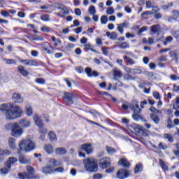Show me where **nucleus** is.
Instances as JSON below:
<instances>
[{
	"label": "nucleus",
	"instance_id": "1",
	"mask_svg": "<svg viewBox=\"0 0 179 179\" xmlns=\"http://www.w3.org/2000/svg\"><path fill=\"white\" fill-rule=\"evenodd\" d=\"M0 111L4 113L6 118L9 120L20 118L23 114V110L19 105L10 103L1 104L0 106Z\"/></svg>",
	"mask_w": 179,
	"mask_h": 179
},
{
	"label": "nucleus",
	"instance_id": "2",
	"mask_svg": "<svg viewBox=\"0 0 179 179\" xmlns=\"http://www.w3.org/2000/svg\"><path fill=\"white\" fill-rule=\"evenodd\" d=\"M84 169L89 173H96L99 166L97 162L94 158H87L83 159Z\"/></svg>",
	"mask_w": 179,
	"mask_h": 179
},
{
	"label": "nucleus",
	"instance_id": "3",
	"mask_svg": "<svg viewBox=\"0 0 179 179\" xmlns=\"http://www.w3.org/2000/svg\"><path fill=\"white\" fill-rule=\"evenodd\" d=\"M19 148L22 152L29 153V152H31V150L36 149V143L29 139L22 140L19 143Z\"/></svg>",
	"mask_w": 179,
	"mask_h": 179
},
{
	"label": "nucleus",
	"instance_id": "4",
	"mask_svg": "<svg viewBox=\"0 0 179 179\" xmlns=\"http://www.w3.org/2000/svg\"><path fill=\"white\" fill-rule=\"evenodd\" d=\"M57 166H61V162L54 159H50L48 166L43 169V173L45 174H51V173H54V169Z\"/></svg>",
	"mask_w": 179,
	"mask_h": 179
},
{
	"label": "nucleus",
	"instance_id": "5",
	"mask_svg": "<svg viewBox=\"0 0 179 179\" xmlns=\"http://www.w3.org/2000/svg\"><path fill=\"white\" fill-rule=\"evenodd\" d=\"M27 171L24 173L18 174V177L20 179H33L37 178V176H34V169L30 166H27Z\"/></svg>",
	"mask_w": 179,
	"mask_h": 179
},
{
	"label": "nucleus",
	"instance_id": "6",
	"mask_svg": "<svg viewBox=\"0 0 179 179\" xmlns=\"http://www.w3.org/2000/svg\"><path fill=\"white\" fill-rule=\"evenodd\" d=\"M130 110L134 113L132 115V118L135 121H139V120H142V115H139L142 112V109L139 108V105L136 103L135 105H130Z\"/></svg>",
	"mask_w": 179,
	"mask_h": 179
},
{
	"label": "nucleus",
	"instance_id": "7",
	"mask_svg": "<svg viewBox=\"0 0 179 179\" xmlns=\"http://www.w3.org/2000/svg\"><path fill=\"white\" fill-rule=\"evenodd\" d=\"M17 59L21 64L25 65V66H38L37 60L22 59L20 57H17Z\"/></svg>",
	"mask_w": 179,
	"mask_h": 179
},
{
	"label": "nucleus",
	"instance_id": "8",
	"mask_svg": "<svg viewBox=\"0 0 179 179\" xmlns=\"http://www.w3.org/2000/svg\"><path fill=\"white\" fill-rule=\"evenodd\" d=\"M76 97L75 95L69 93V92H65L64 93V96L63 97V100L64 103H70V104H73V100H76Z\"/></svg>",
	"mask_w": 179,
	"mask_h": 179
},
{
	"label": "nucleus",
	"instance_id": "9",
	"mask_svg": "<svg viewBox=\"0 0 179 179\" xmlns=\"http://www.w3.org/2000/svg\"><path fill=\"white\" fill-rule=\"evenodd\" d=\"M110 165L111 159L108 157H104L100 160L99 167H101V169H107V167H110Z\"/></svg>",
	"mask_w": 179,
	"mask_h": 179
},
{
	"label": "nucleus",
	"instance_id": "10",
	"mask_svg": "<svg viewBox=\"0 0 179 179\" xmlns=\"http://www.w3.org/2000/svg\"><path fill=\"white\" fill-rule=\"evenodd\" d=\"M11 132L13 135H22V134H23V128L20 127L19 123L14 122V126Z\"/></svg>",
	"mask_w": 179,
	"mask_h": 179
},
{
	"label": "nucleus",
	"instance_id": "11",
	"mask_svg": "<svg viewBox=\"0 0 179 179\" xmlns=\"http://www.w3.org/2000/svg\"><path fill=\"white\" fill-rule=\"evenodd\" d=\"M117 178L124 179L129 177V172L126 169H120L116 173Z\"/></svg>",
	"mask_w": 179,
	"mask_h": 179
},
{
	"label": "nucleus",
	"instance_id": "12",
	"mask_svg": "<svg viewBox=\"0 0 179 179\" xmlns=\"http://www.w3.org/2000/svg\"><path fill=\"white\" fill-rule=\"evenodd\" d=\"M83 150L87 153V155H91V153L93 152V147L90 143H85L82 145L80 148V150Z\"/></svg>",
	"mask_w": 179,
	"mask_h": 179
},
{
	"label": "nucleus",
	"instance_id": "13",
	"mask_svg": "<svg viewBox=\"0 0 179 179\" xmlns=\"http://www.w3.org/2000/svg\"><path fill=\"white\" fill-rule=\"evenodd\" d=\"M124 27L128 29L129 27V22L127 21L124 22L122 24H117V31L120 34H124Z\"/></svg>",
	"mask_w": 179,
	"mask_h": 179
},
{
	"label": "nucleus",
	"instance_id": "14",
	"mask_svg": "<svg viewBox=\"0 0 179 179\" xmlns=\"http://www.w3.org/2000/svg\"><path fill=\"white\" fill-rule=\"evenodd\" d=\"M12 99L14 103H17L18 104L23 103L24 101L23 97H22V95L19 93L13 94Z\"/></svg>",
	"mask_w": 179,
	"mask_h": 179
},
{
	"label": "nucleus",
	"instance_id": "15",
	"mask_svg": "<svg viewBox=\"0 0 179 179\" xmlns=\"http://www.w3.org/2000/svg\"><path fill=\"white\" fill-rule=\"evenodd\" d=\"M34 121L38 128H43V127H44V122H43L41 117L38 116V115H34Z\"/></svg>",
	"mask_w": 179,
	"mask_h": 179
},
{
	"label": "nucleus",
	"instance_id": "16",
	"mask_svg": "<svg viewBox=\"0 0 179 179\" xmlns=\"http://www.w3.org/2000/svg\"><path fill=\"white\" fill-rule=\"evenodd\" d=\"M19 124L23 128H29L31 125V122L27 118L21 119L19 120Z\"/></svg>",
	"mask_w": 179,
	"mask_h": 179
},
{
	"label": "nucleus",
	"instance_id": "17",
	"mask_svg": "<svg viewBox=\"0 0 179 179\" xmlns=\"http://www.w3.org/2000/svg\"><path fill=\"white\" fill-rule=\"evenodd\" d=\"M85 72L87 73L89 78H92V76H95V78H96L99 76V73L96 71H92V69L90 67H87L85 69Z\"/></svg>",
	"mask_w": 179,
	"mask_h": 179
},
{
	"label": "nucleus",
	"instance_id": "18",
	"mask_svg": "<svg viewBox=\"0 0 179 179\" xmlns=\"http://www.w3.org/2000/svg\"><path fill=\"white\" fill-rule=\"evenodd\" d=\"M17 162V159L15 158V157H11L8 159V160L6 162V166L8 167V169H10L13 164Z\"/></svg>",
	"mask_w": 179,
	"mask_h": 179
},
{
	"label": "nucleus",
	"instance_id": "19",
	"mask_svg": "<svg viewBox=\"0 0 179 179\" xmlns=\"http://www.w3.org/2000/svg\"><path fill=\"white\" fill-rule=\"evenodd\" d=\"M10 153L11 152L9 150L0 149V162H3V160H5V156H8Z\"/></svg>",
	"mask_w": 179,
	"mask_h": 179
},
{
	"label": "nucleus",
	"instance_id": "20",
	"mask_svg": "<svg viewBox=\"0 0 179 179\" xmlns=\"http://www.w3.org/2000/svg\"><path fill=\"white\" fill-rule=\"evenodd\" d=\"M69 13V10L66 7L63 8L62 10H60L59 13H56L55 15L56 16H59V17H65L66 15Z\"/></svg>",
	"mask_w": 179,
	"mask_h": 179
},
{
	"label": "nucleus",
	"instance_id": "21",
	"mask_svg": "<svg viewBox=\"0 0 179 179\" xmlns=\"http://www.w3.org/2000/svg\"><path fill=\"white\" fill-rule=\"evenodd\" d=\"M145 5L147 9H150V8H152V13H156V12H159V8H156V6H154L151 1H147Z\"/></svg>",
	"mask_w": 179,
	"mask_h": 179
},
{
	"label": "nucleus",
	"instance_id": "22",
	"mask_svg": "<svg viewBox=\"0 0 179 179\" xmlns=\"http://www.w3.org/2000/svg\"><path fill=\"white\" fill-rule=\"evenodd\" d=\"M17 71L21 75H22V76H24V77L29 76V71L24 69V67L22 65L19 66L17 67Z\"/></svg>",
	"mask_w": 179,
	"mask_h": 179
},
{
	"label": "nucleus",
	"instance_id": "23",
	"mask_svg": "<svg viewBox=\"0 0 179 179\" xmlns=\"http://www.w3.org/2000/svg\"><path fill=\"white\" fill-rule=\"evenodd\" d=\"M122 76V72L121 71L114 70L113 80H118L119 79H121Z\"/></svg>",
	"mask_w": 179,
	"mask_h": 179
},
{
	"label": "nucleus",
	"instance_id": "24",
	"mask_svg": "<svg viewBox=\"0 0 179 179\" xmlns=\"http://www.w3.org/2000/svg\"><path fill=\"white\" fill-rule=\"evenodd\" d=\"M19 162L22 164H28V163H30V160L22 154H20L19 155Z\"/></svg>",
	"mask_w": 179,
	"mask_h": 179
},
{
	"label": "nucleus",
	"instance_id": "25",
	"mask_svg": "<svg viewBox=\"0 0 179 179\" xmlns=\"http://www.w3.org/2000/svg\"><path fill=\"white\" fill-rule=\"evenodd\" d=\"M16 140L13 138H10L8 139V145L13 150H15L16 149Z\"/></svg>",
	"mask_w": 179,
	"mask_h": 179
},
{
	"label": "nucleus",
	"instance_id": "26",
	"mask_svg": "<svg viewBox=\"0 0 179 179\" xmlns=\"http://www.w3.org/2000/svg\"><path fill=\"white\" fill-rule=\"evenodd\" d=\"M43 149L45 152L48 154L52 153V152H54V147L50 144L45 145Z\"/></svg>",
	"mask_w": 179,
	"mask_h": 179
},
{
	"label": "nucleus",
	"instance_id": "27",
	"mask_svg": "<svg viewBox=\"0 0 179 179\" xmlns=\"http://www.w3.org/2000/svg\"><path fill=\"white\" fill-rule=\"evenodd\" d=\"M25 113L28 117H31L33 115V108L31 106L27 105L25 106Z\"/></svg>",
	"mask_w": 179,
	"mask_h": 179
},
{
	"label": "nucleus",
	"instance_id": "28",
	"mask_svg": "<svg viewBox=\"0 0 179 179\" xmlns=\"http://www.w3.org/2000/svg\"><path fill=\"white\" fill-rule=\"evenodd\" d=\"M106 36L108 37L110 40H116L117 39V33L115 32H106Z\"/></svg>",
	"mask_w": 179,
	"mask_h": 179
},
{
	"label": "nucleus",
	"instance_id": "29",
	"mask_svg": "<svg viewBox=\"0 0 179 179\" xmlns=\"http://www.w3.org/2000/svg\"><path fill=\"white\" fill-rule=\"evenodd\" d=\"M119 164H122L123 167H129V162L124 158H122L119 161Z\"/></svg>",
	"mask_w": 179,
	"mask_h": 179
},
{
	"label": "nucleus",
	"instance_id": "30",
	"mask_svg": "<svg viewBox=\"0 0 179 179\" xmlns=\"http://www.w3.org/2000/svg\"><path fill=\"white\" fill-rule=\"evenodd\" d=\"M123 58L124 61H127V62L129 64V65H135V64H136V62H135V60L132 59L131 57L128 56H124Z\"/></svg>",
	"mask_w": 179,
	"mask_h": 179
},
{
	"label": "nucleus",
	"instance_id": "31",
	"mask_svg": "<svg viewBox=\"0 0 179 179\" xmlns=\"http://www.w3.org/2000/svg\"><path fill=\"white\" fill-rule=\"evenodd\" d=\"M117 47H119V48H122V49L129 48V43H128V42L119 43V44L117 45Z\"/></svg>",
	"mask_w": 179,
	"mask_h": 179
},
{
	"label": "nucleus",
	"instance_id": "32",
	"mask_svg": "<svg viewBox=\"0 0 179 179\" xmlns=\"http://www.w3.org/2000/svg\"><path fill=\"white\" fill-rule=\"evenodd\" d=\"M131 106H135V104L124 102L122 105V108H123V110H129V108H131Z\"/></svg>",
	"mask_w": 179,
	"mask_h": 179
},
{
	"label": "nucleus",
	"instance_id": "33",
	"mask_svg": "<svg viewBox=\"0 0 179 179\" xmlns=\"http://www.w3.org/2000/svg\"><path fill=\"white\" fill-rule=\"evenodd\" d=\"M55 152L57 155H65L66 153V150L64 148H56Z\"/></svg>",
	"mask_w": 179,
	"mask_h": 179
},
{
	"label": "nucleus",
	"instance_id": "34",
	"mask_svg": "<svg viewBox=\"0 0 179 179\" xmlns=\"http://www.w3.org/2000/svg\"><path fill=\"white\" fill-rule=\"evenodd\" d=\"M150 117L151 120H152L155 124H159V122H160V118L157 115L151 114Z\"/></svg>",
	"mask_w": 179,
	"mask_h": 179
},
{
	"label": "nucleus",
	"instance_id": "35",
	"mask_svg": "<svg viewBox=\"0 0 179 179\" xmlns=\"http://www.w3.org/2000/svg\"><path fill=\"white\" fill-rule=\"evenodd\" d=\"M9 169H10V168H8V166H6V167H3L1 169H0L1 175L6 176V174H8V173H9Z\"/></svg>",
	"mask_w": 179,
	"mask_h": 179
},
{
	"label": "nucleus",
	"instance_id": "36",
	"mask_svg": "<svg viewBox=\"0 0 179 179\" xmlns=\"http://www.w3.org/2000/svg\"><path fill=\"white\" fill-rule=\"evenodd\" d=\"M159 30H160V26L158 24H155V25H152L151 26V31L152 33H157V31H159Z\"/></svg>",
	"mask_w": 179,
	"mask_h": 179
},
{
	"label": "nucleus",
	"instance_id": "37",
	"mask_svg": "<svg viewBox=\"0 0 179 179\" xmlns=\"http://www.w3.org/2000/svg\"><path fill=\"white\" fill-rule=\"evenodd\" d=\"M177 54H178V52L177 50L171 51L169 52L170 57L173 58V59H175L176 61H177L178 59Z\"/></svg>",
	"mask_w": 179,
	"mask_h": 179
},
{
	"label": "nucleus",
	"instance_id": "38",
	"mask_svg": "<svg viewBox=\"0 0 179 179\" xmlns=\"http://www.w3.org/2000/svg\"><path fill=\"white\" fill-rule=\"evenodd\" d=\"M14 125H15V123H7L5 125V129H6V131H11L12 132Z\"/></svg>",
	"mask_w": 179,
	"mask_h": 179
},
{
	"label": "nucleus",
	"instance_id": "39",
	"mask_svg": "<svg viewBox=\"0 0 179 179\" xmlns=\"http://www.w3.org/2000/svg\"><path fill=\"white\" fill-rule=\"evenodd\" d=\"M159 165L162 169H163V170H164L165 171H167V170H169V166H167V164H166V163H164V162H163V160L162 159H159Z\"/></svg>",
	"mask_w": 179,
	"mask_h": 179
},
{
	"label": "nucleus",
	"instance_id": "40",
	"mask_svg": "<svg viewBox=\"0 0 179 179\" xmlns=\"http://www.w3.org/2000/svg\"><path fill=\"white\" fill-rule=\"evenodd\" d=\"M3 61L6 62V64H8V65H16V61L14 59H3Z\"/></svg>",
	"mask_w": 179,
	"mask_h": 179
},
{
	"label": "nucleus",
	"instance_id": "41",
	"mask_svg": "<svg viewBox=\"0 0 179 179\" xmlns=\"http://www.w3.org/2000/svg\"><path fill=\"white\" fill-rule=\"evenodd\" d=\"M152 96L155 100H161L162 97L160 96V94L157 91H154L152 92Z\"/></svg>",
	"mask_w": 179,
	"mask_h": 179
},
{
	"label": "nucleus",
	"instance_id": "42",
	"mask_svg": "<svg viewBox=\"0 0 179 179\" xmlns=\"http://www.w3.org/2000/svg\"><path fill=\"white\" fill-rule=\"evenodd\" d=\"M143 169V167L142 166V165L141 164H138L134 169V173H139L142 171Z\"/></svg>",
	"mask_w": 179,
	"mask_h": 179
},
{
	"label": "nucleus",
	"instance_id": "43",
	"mask_svg": "<svg viewBox=\"0 0 179 179\" xmlns=\"http://www.w3.org/2000/svg\"><path fill=\"white\" fill-rule=\"evenodd\" d=\"M106 151L108 152V155H114V153L117 152V150L112 147H106Z\"/></svg>",
	"mask_w": 179,
	"mask_h": 179
},
{
	"label": "nucleus",
	"instance_id": "44",
	"mask_svg": "<svg viewBox=\"0 0 179 179\" xmlns=\"http://www.w3.org/2000/svg\"><path fill=\"white\" fill-rule=\"evenodd\" d=\"M88 12H90V15H96V7L94 6H90Z\"/></svg>",
	"mask_w": 179,
	"mask_h": 179
},
{
	"label": "nucleus",
	"instance_id": "45",
	"mask_svg": "<svg viewBox=\"0 0 179 179\" xmlns=\"http://www.w3.org/2000/svg\"><path fill=\"white\" fill-rule=\"evenodd\" d=\"M173 41V37L168 36L165 38V41L163 42L164 45H167L169 43H171Z\"/></svg>",
	"mask_w": 179,
	"mask_h": 179
},
{
	"label": "nucleus",
	"instance_id": "46",
	"mask_svg": "<svg viewBox=\"0 0 179 179\" xmlns=\"http://www.w3.org/2000/svg\"><path fill=\"white\" fill-rule=\"evenodd\" d=\"M35 82L38 85H45V80L44 78H36Z\"/></svg>",
	"mask_w": 179,
	"mask_h": 179
},
{
	"label": "nucleus",
	"instance_id": "47",
	"mask_svg": "<svg viewBox=\"0 0 179 179\" xmlns=\"http://www.w3.org/2000/svg\"><path fill=\"white\" fill-rule=\"evenodd\" d=\"M41 20L43 22H48L50 20V15H43L41 16Z\"/></svg>",
	"mask_w": 179,
	"mask_h": 179
},
{
	"label": "nucleus",
	"instance_id": "48",
	"mask_svg": "<svg viewBox=\"0 0 179 179\" xmlns=\"http://www.w3.org/2000/svg\"><path fill=\"white\" fill-rule=\"evenodd\" d=\"M41 31H43L44 33H50L51 31V29L47 26L43 27L41 29Z\"/></svg>",
	"mask_w": 179,
	"mask_h": 179
},
{
	"label": "nucleus",
	"instance_id": "49",
	"mask_svg": "<svg viewBox=\"0 0 179 179\" xmlns=\"http://www.w3.org/2000/svg\"><path fill=\"white\" fill-rule=\"evenodd\" d=\"M108 22V19H107V16L106 15H103L101 17V23L102 24H106Z\"/></svg>",
	"mask_w": 179,
	"mask_h": 179
},
{
	"label": "nucleus",
	"instance_id": "50",
	"mask_svg": "<svg viewBox=\"0 0 179 179\" xmlns=\"http://www.w3.org/2000/svg\"><path fill=\"white\" fill-rule=\"evenodd\" d=\"M107 15H114V8L109 7L106 9Z\"/></svg>",
	"mask_w": 179,
	"mask_h": 179
},
{
	"label": "nucleus",
	"instance_id": "51",
	"mask_svg": "<svg viewBox=\"0 0 179 179\" xmlns=\"http://www.w3.org/2000/svg\"><path fill=\"white\" fill-rule=\"evenodd\" d=\"M164 138L168 140V142H173L174 138H173V136L171 135H165Z\"/></svg>",
	"mask_w": 179,
	"mask_h": 179
},
{
	"label": "nucleus",
	"instance_id": "52",
	"mask_svg": "<svg viewBox=\"0 0 179 179\" xmlns=\"http://www.w3.org/2000/svg\"><path fill=\"white\" fill-rule=\"evenodd\" d=\"M157 61H158V62H164L167 61V57L162 55L157 59Z\"/></svg>",
	"mask_w": 179,
	"mask_h": 179
},
{
	"label": "nucleus",
	"instance_id": "53",
	"mask_svg": "<svg viewBox=\"0 0 179 179\" xmlns=\"http://www.w3.org/2000/svg\"><path fill=\"white\" fill-rule=\"evenodd\" d=\"M172 36L179 40V31H173L171 32Z\"/></svg>",
	"mask_w": 179,
	"mask_h": 179
},
{
	"label": "nucleus",
	"instance_id": "54",
	"mask_svg": "<svg viewBox=\"0 0 179 179\" xmlns=\"http://www.w3.org/2000/svg\"><path fill=\"white\" fill-rule=\"evenodd\" d=\"M48 139H50V141H52L53 142H56V141H57L56 135H48Z\"/></svg>",
	"mask_w": 179,
	"mask_h": 179
},
{
	"label": "nucleus",
	"instance_id": "55",
	"mask_svg": "<svg viewBox=\"0 0 179 179\" xmlns=\"http://www.w3.org/2000/svg\"><path fill=\"white\" fill-rule=\"evenodd\" d=\"M146 30H148V27H143L141 29H140L138 31V36L142 34V33H144V31H146Z\"/></svg>",
	"mask_w": 179,
	"mask_h": 179
},
{
	"label": "nucleus",
	"instance_id": "56",
	"mask_svg": "<svg viewBox=\"0 0 179 179\" xmlns=\"http://www.w3.org/2000/svg\"><path fill=\"white\" fill-rule=\"evenodd\" d=\"M66 48L69 50L71 51L72 48H75V44L73 43H69L66 46Z\"/></svg>",
	"mask_w": 179,
	"mask_h": 179
},
{
	"label": "nucleus",
	"instance_id": "57",
	"mask_svg": "<svg viewBox=\"0 0 179 179\" xmlns=\"http://www.w3.org/2000/svg\"><path fill=\"white\" fill-rule=\"evenodd\" d=\"M102 52L103 55H108V48L103 47L102 48Z\"/></svg>",
	"mask_w": 179,
	"mask_h": 179
},
{
	"label": "nucleus",
	"instance_id": "58",
	"mask_svg": "<svg viewBox=\"0 0 179 179\" xmlns=\"http://www.w3.org/2000/svg\"><path fill=\"white\" fill-rule=\"evenodd\" d=\"M75 71H76L78 73H82V72H83V67L82 66L76 67Z\"/></svg>",
	"mask_w": 179,
	"mask_h": 179
},
{
	"label": "nucleus",
	"instance_id": "59",
	"mask_svg": "<svg viewBox=\"0 0 179 179\" xmlns=\"http://www.w3.org/2000/svg\"><path fill=\"white\" fill-rule=\"evenodd\" d=\"M173 3H169L167 5L162 6V8L164 10L169 9V8H171V6H173Z\"/></svg>",
	"mask_w": 179,
	"mask_h": 179
},
{
	"label": "nucleus",
	"instance_id": "60",
	"mask_svg": "<svg viewBox=\"0 0 179 179\" xmlns=\"http://www.w3.org/2000/svg\"><path fill=\"white\" fill-rule=\"evenodd\" d=\"M90 113L93 115V117H94L95 118H97V117H99V115H100V114H99V112L96 111V110H92L90 112Z\"/></svg>",
	"mask_w": 179,
	"mask_h": 179
},
{
	"label": "nucleus",
	"instance_id": "61",
	"mask_svg": "<svg viewBox=\"0 0 179 179\" xmlns=\"http://www.w3.org/2000/svg\"><path fill=\"white\" fill-rule=\"evenodd\" d=\"M39 133L40 134H47V129L44 128V127H39Z\"/></svg>",
	"mask_w": 179,
	"mask_h": 179
},
{
	"label": "nucleus",
	"instance_id": "62",
	"mask_svg": "<svg viewBox=\"0 0 179 179\" xmlns=\"http://www.w3.org/2000/svg\"><path fill=\"white\" fill-rule=\"evenodd\" d=\"M1 15L2 16H3L4 17H8L9 16V11L8 12H6L5 10H1Z\"/></svg>",
	"mask_w": 179,
	"mask_h": 179
},
{
	"label": "nucleus",
	"instance_id": "63",
	"mask_svg": "<svg viewBox=\"0 0 179 179\" xmlns=\"http://www.w3.org/2000/svg\"><path fill=\"white\" fill-rule=\"evenodd\" d=\"M74 13L76 15V16H80V15H82V11L79 8H76Z\"/></svg>",
	"mask_w": 179,
	"mask_h": 179
},
{
	"label": "nucleus",
	"instance_id": "64",
	"mask_svg": "<svg viewBox=\"0 0 179 179\" xmlns=\"http://www.w3.org/2000/svg\"><path fill=\"white\" fill-rule=\"evenodd\" d=\"M150 110L152 112V113H155L156 114H157L158 113H160V110L156 109V108L152 106L150 108Z\"/></svg>",
	"mask_w": 179,
	"mask_h": 179
}]
</instances>
